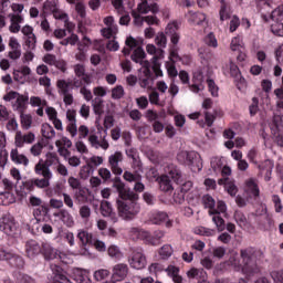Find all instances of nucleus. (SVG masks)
Here are the masks:
<instances>
[{
  "label": "nucleus",
  "instance_id": "f257e3e1",
  "mask_svg": "<svg viewBox=\"0 0 283 283\" xmlns=\"http://www.w3.org/2000/svg\"><path fill=\"white\" fill-rule=\"evenodd\" d=\"M113 188L117 192L116 207L122 220L132 221L140 213L139 196L125 186L120 179H115Z\"/></svg>",
  "mask_w": 283,
  "mask_h": 283
},
{
  "label": "nucleus",
  "instance_id": "f03ea898",
  "mask_svg": "<svg viewBox=\"0 0 283 283\" xmlns=\"http://www.w3.org/2000/svg\"><path fill=\"white\" fill-rule=\"evenodd\" d=\"M125 48L122 50L124 56H129L132 54V50H134L130 55L132 61L134 63H139L142 65V71H139V85L140 87H151L154 83V78L151 77V62L145 60L147 54L143 48L138 46V41L134 39V36H128L125 41Z\"/></svg>",
  "mask_w": 283,
  "mask_h": 283
},
{
  "label": "nucleus",
  "instance_id": "7ed1b4c3",
  "mask_svg": "<svg viewBox=\"0 0 283 283\" xmlns=\"http://www.w3.org/2000/svg\"><path fill=\"white\" fill-rule=\"evenodd\" d=\"M258 249L253 247L241 249L240 256L238 253L232 254L229 259V264L233 266L234 271L251 277V275L260 273V266H258Z\"/></svg>",
  "mask_w": 283,
  "mask_h": 283
},
{
  "label": "nucleus",
  "instance_id": "20e7f679",
  "mask_svg": "<svg viewBox=\"0 0 283 283\" xmlns=\"http://www.w3.org/2000/svg\"><path fill=\"white\" fill-rule=\"evenodd\" d=\"M158 4L157 3H150L147 0L140 1L137 6V10L132 11V17L134 19L133 23L137 28L143 27L144 23H147L148 25H158V18L156 15H146L143 17V14H148L151 12L153 14L158 13Z\"/></svg>",
  "mask_w": 283,
  "mask_h": 283
},
{
  "label": "nucleus",
  "instance_id": "39448f33",
  "mask_svg": "<svg viewBox=\"0 0 283 283\" xmlns=\"http://www.w3.org/2000/svg\"><path fill=\"white\" fill-rule=\"evenodd\" d=\"M203 205L209 209L208 213L211 217L213 224L219 232L224 231V218L227 217V203L224 201H218L216 208V200L213 197L203 196Z\"/></svg>",
  "mask_w": 283,
  "mask_h": 283
},
{
  "label": "nucleus",
  "instance_id": "423d86ee",
  "mask_svg": "<svg viewBox=\"0 0 283 283\" xmlns=\"http://www.w3.org/2000/svg\"><path fill=\"white\" fill-rule=\"evenodd\" d=\"M157 182L160 191L169 193L170 191H174L172 182H176V185H180V182H182V172L178 166L168 164L164 168V175L157 177Z\"/></svg>",
  "mask_w": 283,
  "mask_h": 283
},
{
  "label": "nucleus",
  "instance_id": "0eeeda50",
  "mask_svg": "<svg viewBox=\"0 0 283 283\" xmlns=\"http://www.w3.org/2000/svg\"><path fill=\"white\" fill-rule=\"evenodd\" d=\"M0 262H8L13 269H23L25 261L14 250L0 245Z\"/></svg>",
  "mask_w": 283,
  "mask_h": 283
},
{
  "label": "nucleus",
  "instance_id": "6e6552de",
  "mask_svg": "<svg viewBox=\"0 0 283 283\" xmlns=\"http://www.w3.org/2000/svg\"><path fill=\"white\" fill-rule=\"evenodd\" d=\"M3 101L7 103H10L11 101H14L12 103V107L15 112H19L20 114H23L25 112V107L28 105L29 97L28 95H21L18 92L10 91L3 96Z\"/></svg>",
  "mask_w": 283,
  "mask_h": 283
},
{
  "label": "nucleus",
  "instance_id": "1a4fd4ad",
  "mask_svg": "<svg viewBox=\"0 0 283 283\" xmlns=\"http://www.w3.org/2000/svg\"><path fill=\"white\" fill-rule=\"evenodd\" d=\"M60 163L61 160L59 159V156H56V154L48 153L45 160L40 159L34 168L43 171L46 176H54L50 167H52V169H55Z\"/></svg>",
  "mask_w": 283,
  "mask_h": 283
},
{
  "label": "nucleus",
  "instance_id": "9d476101",
  "mask_svg": "<svg viewBox=\"0 0 283 283\" xmlns=\"http://www.w3.org/2000/svg\"><path fill=\"white\" fill-rule=\"evenodd\" d=\"M146 51L148 54H154L151 59V70L155 73V76L158 78L159 76H163V70H160V62L159 59L165 57V51L160 49H156V45L154 44H147Z\"/></svg>",
  "mask_w": 283,
  "mask_h": 283
},
{
  "label": "nucleus",
  "instance_id": "9b49d317",
  "mask_svg": "<svg viewBox=\"0 0 283 283\" xmlns=\"http://www.w3.org/2000/svg\"><path fill=\"white\" fill-rule=\"evenodd\" d=\"M270 129L276 145L283 147V115L274 114L272 123H270Z\"/></svg>",
  "mask_w": 283,
  "mask_h": 283
},
{
  "label": "nucleus",
  "instance_id": "f8f14e48",
  "mask_svg": "<svg viewBox=\"0 0 283 283\" xmlns=\"http://www.w3.org/2000/svg\"><path fill=\"white\" fill-rule=\"evenodd\" d=\"M77 240L81 244L80 255H84V258H94V254H92V252H90V248H87V244H92L94 241L92 233L85 230H80L77 232Z\"/></svg>",
  "mask_w": 283,
  "mask_h": 283
},
{
  "label": "nucleus",
  "instance_id": "ddd939ff",
  "mask_svg": "<svg viewBox=\"0 0 283 283\" xmlns=\"http://www.w3.org/2000/svg\"><path fill=\"white\" fill-rule=\"evenodd\" d=\"M0 231H3V233L10 238L17 235V223L14 222V217H12V214H4L0 218Z\"/></svg>",
  "mask_w": 283,
  "mask_h": 283
},
{
  "label": "nucleus",
  "instance_id": "4468645a",
  "mask_svg": "<svg viewBox=\"0 0 283 283\" xmlns=\"http://www.w3.org/2000/svg\"><path fill=\"white\" fill-rule=\"evenodd\" d=\"M146 118L148 123L151 124L153 132H155V134H163V132H165V124H163L160 120L163 118V113L148 109L146 113Z\"/></svg>",
  "mask_w": 283,
  "mask_h": 283
},
{
  "label": "nucleus",
  "instance_id": "2eb2a0df",
  "mask_svg": "<svg viewBox=\"0 0 283 283\" xmlns=\"http://www.w3.org/2000/svg\"><path fill=\"white\" fill-rule=\"evenodd\" d=\"M148 220L151 224H165L167 229L172 227V221L169 220V214L165 211L153 210L148 213Z\"/></svg>",
  "mask_w": 283,
  "mask_h": 283
},
{
  "label": "nucleus",
  "instance_id": "dca6fc26",
  "mask_svg": "<svg viewBox=\"0 0 283 283\" xmlns=\"http://www.w3.org/2000/svg\"><path fill=\"white\" fill-rule=\"evenodd\" d=\"M128 263L132 269L140 271V269L147 266V258L143 253V250H135L130 254V258H128Z\"/></svg>",
  "mask_w": 283,
  "mask_h": 283
},
{
  "label": "nucleus",
  "instance_id": "f3484780",
  "mask_svg": "<svg viewBox=\"0 0 283 283\" xmlns=\"http://www.w3.org/2000/svg\"><path fill=\"white\" fill-rule=\"evenodd\" d=\"M139 238L148 242V244H153V247H158L160 240L165 238V231L156 230L154 234H150L149 231L142 230L139 231Z\"/></svg>",
  "mask_w": 283,
  "mask_h": 283
},
{
  "label": "nucleus",
  "instance_id": "a211bd4d",
  "mask_svg": "<svg viewBox=\"0 0 283 283\" xmlns=\"http://www.w3.org/2000/svg\"><path fill=\"white\" fill-rule=\"evenodd\" d=\"M35 138H36V136L32 132L23 134L21 130H18L15 133V137H14V145L17 148L21 149L24 147V145H32V143H34Z\"/></svg>",
  "mask_w": 283,
  "mask_h": 283
},
{
  "label": "nucleus",
  "instance_id": "6ab92c4d",
  "mask_svg": "<svg viewBox=\"0 0 283 283\" xmlns=\"http://www.w3.org/2000/svg\"><path fill=\"white\" fill-rule=\"evenodd\" d=\"M41 253L44 256V260H63V253L52 247L50 242H42Z\"/></svg>",
  "mask_w": 283,
  "mask_h": 283
},
{
  "label": "nucleus",
  "instance_id": "aec40b11",
  "mask_svg": "<svg viewBox=\"0 0 283 283\" xmlns=\"http://www.w3.org/2000/svg\"><path fill=\"white\" fill-rule=\"evenodd\" d=\"M120 163H123V153L115 151L108 157V165L115 174V176H120L123 174V168L120 167Z\"/></svg>",
  "mask_w": 283,
  "mask_h": 283
},
{
  "label": "nucleus",
  "instance_id": "412c9836",
  "mask_svg": "<svg viewBox=\"0 0 283 283\" xmlns=\"http://www.w3.org/2000/svg\"><path fill=\"white\" fill-rule=\"evenodd\" d=\"M43 10L44 12H52L54 19L57 21H67V13L59 10V8H56V2L54 1H45L43 4Z\"/></svg>",
  "mask_w": 283,
  "mask_h": 283
},
{
  "label": "nucleus",
  "instance_id": "4be33fe9",
  "mask_svg": "<svg viewBox=\"0 0 283 283\" xmlns=\"http://www.w3.org/2000/svg\"><path fill=\"white\" fill-rule=\"evenodd\" d=\"M179 29L180 24L177 21L168 23L165 29V34L170 38V43L174 45H178L180 41V33L178 32Z\"/></svg>",
  "mask_w": 283,
  "mask_h": 283
},
{
  "label": "nucleus",
  "instance_id": "5701e85b",
  "mask_svg": "<svg viewBox=\"0 0 283 283\" xmlns=\"http://www.w3.org/2000/svg\"><path fill=\"white\" fill-rule=\"evenodd\" d=\"M66 132L71 134L72 138H75V136L78 135V127L76 126V111L69 109L66 112Z\"/></svg>",
  "mask_w": 283,
  "mask_h": 283
},
{
  "label": "nucleus",
  "instance_id": "b1692460",
  "mask_svg": "<svg viewBox=\"0 0 283 283\" xmlns=\"http://www.w3.org/2000/svg\"><path fill=\"white\" fill-rule=\"evenodd\" d=\"M42 244H40L36 240H29L25 243V253L27 258L30 260H34L38 255H41Z\"/></svg>",
  "mask_w": 283,
  "mask_h": 283
},
{
  "label": "nucleus",
  "instance_id": "393cba45",
  "mask_svg": "<svg viewBox=\"0 0 283 283\" xmlns=\"http://www.w3.org/2000/svg\"><path fill=\"white\" fill-rule=\"evenodd\" d=\"M101 213L104 218H109L112 222H118V214L114 211V207H112V202L107 200H103L99 207Z\"/></svg>",
  "mask_w": 283,
  "mask_h": 283
},
{
  "label": "nucleus",
  "instance_id": "a878e982",
  "mask_svg": "<svg viewBox=\"0 0 283 283\" xmlns=\"http://www.w3.org/2000/svg\"><path fill=\"white\" fill-rule=\"evenodd\" d=\"M187 277L188 280H197V283H209V281H207L208 275H207V271H205L203 269H197V268H192L187 272Z\"/></svg>",
  "mask_w": 283,
  "mask_h": 283
},
{
  "label": "nucleus",
  "instance_id": "bb28decb",
  "mask_svg": "<svg viewBox=\"0 0 283 283\" xmlns=\"http://www.w3.org/2000/svg\"><path fill=\"white\" fill-rule=\"evenodd\" d=\"M205 76L202 75V71H196L192 76V85H189L190 92H193V94H198V92H202L205 90V85H202Z\"/></svg>",
  "mask_w": 283,
  "mask_h": 283
},
{
  "label": "nucleus",
  "instance_id": "cd10ccee",
  "mask_svg": "<svg viewBox=\"0 0 283 283\" xmlns=\"http://www.w3.org/2000/svg\"><path fill=\"white\" fill-rule=\"evenodd\" d=\"M53 216L54 218H59V220H61V222L69 229L74 227V217H72V213L66 209H61L59 212H54Z\"/></svg>",
  "mask_w": 283,
  "mask_h": 283
},
{
  "label": "nucleus",
  "instance_id": "c85d7f7f",
  "mask_svg": "<svg viewBox=\"0 0 283 283\" xmlns=\"http://www.w3.org/2000/svg\"><path fill=\"white\" fill-rule=\"evenodd\" d=\"M11 161L14 165H22L23 167H28L30 165V159L23 154L19 153V148H12L10 151Z\"/></svg>",
  "mask_w": 283,
  "mask_h": 283
},
{
  "label": "nucleus",
  "instance_id": "c756f323",
  "mask_svg": "<svg viewBox=\"0 0 283 283\" xmlns=\"http://www.w3.org/2000/svg\"><path fill=\"white\" fill-rule=\"evenodd\" d=\"M129 268L125 263H118L113 268V280L120 282L127 277Z\"/></svg>",
  "mask_w": 283,
  "mask_h": 283
},
{
  "label": "nucleus",
  "instance_id": "7c9ffc66",
  "mask_svg": "<svg viewBox=\"0 0 283 283\" xmlns=\"http://www.w3.org/2000/svg\"><path fill=\"white\" fill-rule=\"evenodd\" d=\"M34 171L36 176H42V179L35 178V187L38 189H48L50 187V179L53 178V176L46 175L43 170H39V168H34Z\"/></svg>",
  "mask_w": 283,
  "mask_h": 283
},
{
  "label": "nucleus",
  "instance_id": "2f4dec72",
  "mask_svg": "<svg viewBox=\"0 0 283 283\" xmlns=\"http://www.w3.org/2000/svg\"><path fill=\"white\" fill-rule=\"evenodd\" d=\"M88 143L92 147H94V149H104V150L109 149V143L107 142V139H105V136L103 137L102 140H99L98 136L90 135Z\"/></svg>",
  "mask_w": 283,
  "mask_h": 283
},
{
  "label": "nucleus",
  "instance_id": "473e14b6",
  "mask_svg": "<svg viewBox=\"0 0 283 283\" xmlns=\"http://www.w3.org/2000/svg\"><path fill=\"white\" fill-rule=\"evenodd\" d=\"M186 17L189 23H192L193 25H201V23L207 21V15L202 12L189 11Z\"/></svg>",
  "mask_w": 283,
  "mask_h": 283
},
{
  "label": "nucleus",
  "instance_id": "72a5a7b5",
  "mask_svg": "<svg viewBox=\"0 0 283 283\" xmlns=\"http://www.w3.org/2000/svg\"><path fill=\"white\" fill-rule=\"evenodd\" d=\"M107 254L112 260H115V262H120L125 258V254L123 251H120V248L116 244H112L107 249Z\"/></svg>",
  "mask_w": 283,
  "mask_h": 283
},
{
  "label": "nucleus",
  "instance_id": "f704fd0d",
  "mask_svg": "<svg viewBox=\"0 0 283 283\" xmlns=\"http://www.w3.org/2000/svg\"><path fill=\"white\" fill-rule=\"evenodd\" d=\"M75 76L77 78H82L86 85H90L92 83V80L85 74V65L83 64H75L73 66Z\"/></svg>",
  "mask_w": 283,
  "mask_h": 283
},
{
  "label": "nucleus",
  "instance_id": "c9c22d12",
  "mask_svg": "<svg viewBox=\"0 0 283 283\" xmlns=\"http://www.w3.org/2000/svg\"><path fill=\"white\" fill-rule=\"evenodd\" d=\"M56 87L59 90V94L63 96L64 94L71 93L70 91L72 87V83L70 82V80H57Z\"/></svg>",
  "mask_w": 283,
  "mask_h": 283
},
{
  "label": "nucleus",
  "instance_id": "e433bc0d",
  "mask_svg": "<svg viewBox=\"0 0 283 283\" xmlns=\"http://www.w3.org/2000/svg\"><path fill=\"white\" fill-rule=\"evenodd\" d=\"M193 233H196V235H203L205 238H213L216 230L200 226L193 229Z\"/></svg>",
  "mask_w": 283,
  "mask_h": 283
},
{
  "label": "nucleus",
  "instance_id": "4c0bfd02",
  "mask_svg": "<svg viewBox=\"0 0 283 283\" xmlns=\"http://www.w3.org/2000/svg\"><path fill=\"white\" fill-rule=\"evenodd\" d=\"M247 191L252 196V198H258L260 196V188L254 179H249L247 181Z\"/></svg>",
  "mask_w": 283,
  "mask_h": 283
},
{
  "label": "nucleus",
  "instance_id": "58836bf2",
  "mask_svg": "<svg viewBox=\"0 0 283 283\" xmlns=\"http://www.w3.org/2000/svg\"><path fill=\"white\" fill-rule=\"evenodd\" d=\"M41 132H42L43 138H46L49 140H51V138H54V136H56V130H54V127H52V125L50 124H43Z\"/></svg>",
  "mask_w": 283,
  "mask_h": 283
},
{
  "label": "nucleus",
  "instance_id": "ea45409f",
  "mask_svg": "<svg viewBox=\"0 0 283 283\" xmlns=\"http://www.w3.org/2000/svg\"><path fill=\"white\" fill-rule=\"evenodd\" d=\"M210 166L214 174H219V171L222 170V167H224V161L222 158L213 157L210 161Z\"/></svg>",
  "mask_w": 283,
  "mask_h": 283
},
{
  "label": "nucleus",
  "instance_id": "a19ab883",
  "mask_svg": "<svg viewBox=\"0 0 283 283\" xmlns=\"http://www.w3.org/2000/svg\"><path fill=\"white\" fill-rule=\"evenodd\" d=\"M271 19L274 23H281L283 21V4L272 11Z\"/></svg>",
  "mask_w": 283,
  "mask_h": 283
},
{
  "label": "nucleus",
  "instance_id": "79ce46f5",
  "mask_svg": "<svg viewBox=\"0 0 283 283\" xmlns=\"http://www.w3.org/2000/svg\"><path fill=\"white\" fill-rule=\"evenodd\" d=\"M92 107L94 109V114H96L97 116H101V114H103V98L102 97L93 98Z\"/></svg>",
  "mask_w": 283,
  "mask_h": 283
},
{
  "label": "nucleus",
  "instance_id": "37998d69",
  "mask_svg": "<svg viewBox=\"0 0 283 283\" xmlns=\"http://www.w3.org/2000/svg\"><path fill=\"white\" fill-rule=\"evenodd\" d=\"M172 254H174V248H171V245L169 244H165L159 250V255L161 260H169V258H171Z\"/></svg>",
  "mask_w": 283,
  "mask_h": 283
},
{
  "label": "nucleus",
  "instance_id": "c03bdc74",
  "mask_svg": "<svg viewBox=\"0 0 283 283\" xmlns=\"http://www.w3.org/2000/svg\"><path fill=\"white\" fill-rule=\"evenodd\" d=\"M155 43L159 48V50H165L167 48V35L164 32L157 33L155 38Z\"/></svg>",
  "mask_w": 283,
  "mask_h": 283
},
{
  "label": "nucleus",
  "instance_id": "a18cd8bd",
  "mask_svg": "<svg viewBox=\"0 0 283 283\" xmlns=\"http://www.w3.org/2000/svg\"><path fill=\"white\" fill-rule=\"evenodd\" d=\"M101 32L104 39H112V36H116L118 33V27H106L102 29Z\"/></svg>",
  "mask_w": 283,
  "mask_h": 283
},
{
  "label": "nucleus",
  "instance_id": "49530a36",
  "mask_svg": "<svg viewBox=\"0 0 283 283\" xmlns=\"http://www.w3.org/2000/svg\"><path fill=\"white\" fill-rule=\"evenodd\" d=\"M220 171H221L222 178L218 179V185H227V182H229V178H227V176H231V167L222 166Z\"/></svg>",
  "mask_w": 283,
  "mask_h": 283
},
{
  "label": "nucleus",
  "instance_id": "de8ad7c7",
  "mask_svg": "<svg viewBox=\"0 0 283 283\" xmlns=\"http://www.w3.org/2000/svg\"><path fill=\"white\" fill-rule=\"evenodd\" d=\"M230 50H232V52H240V50H242V38L240 35L232 38Z\"/></svg>",
  "mask_w": 283,
  "mask_h": 283
},
{
  "label": "nucleus",
  "instance_id": "09e8293b",
  "mask_svg": "<svg viewBox=\"0 0 283 283\" xmlns=\"http://www.w3.org/2000/svg\"><path fill=\"white\" fill-rule=\"evenodd\" d=\"M205 43L208 48H218V39L216 38V34H213V32L208 33L205 36Z\"/></svg>",
  "mask_w": 283,
  "mask_h": 283
},
{
  "label": "nucleus",
  "instance_id": "8fccbe9b",
  "mask_svg": "<svg viewBox=\"0 0 283 283\" xmlns=\"http://www.w3.org/2000/svg\"><path fill=\"white\" fill-rule=\"evenodd\" d=\"M60 45H78V35L75 33H72L66 39L60 41Z\"/></svg>",
  "mask_w": 283,
  "mask_h": 283
},
{
  "label": "nucleus",
  "instance_id": "3c124183",
  "mask_svg": "<svg viewBox=\"0 0 283 283\" xmlns=\"http://www.w3.org/2000/svg\"><path fill=\"white\" fill-rule=\"evenodd\" d=\"M221 2V9L219 11L220 21H227V19H230L229 9H227V3L224 0H219Z\"/></svg>",
  "mask_w": 283,
  "mask_h": 283
},
{
  "label": "nucleus",
  "instance_id": "603ef678",
  "mask_svg": "<svg viewBox=\"0 0 283 283\" xmlns=\"http://www.w3.org/2000/svg\"><path fill=\"white\" fill-rule=\"evenodd\" d=\"M126 155L128 156V158H132L134 165L140 167V160H138V150H136V148L126 149Z\"/></svg>",
  "mask_w": 283,
  "mask_h": 283
},
{
  "label": "nucleus",
  "instance_id": "864d4df0",
  "mask_svg": "<svg viewBox=\"0 0 283 283\" xmlns=\"http://www.w3.org/2000/svg\"><path fill=\"white\" fill-rule=\"evenodd\" d=\"M20 118L23 129H30L32 127V116L21 113Z\"/></svg>",
  "mask_w": 283,
  "mask_h": 283
},
{
  "label": "nucleus",
  "instance_id": "5fc2aeb1",
  "mask_svg": "<svg viewBox=\"0 0 283 283\" xmlns=\"http://www.w3.org/2000/svg\"><path fill=\"white\" fill-rule=\"evenodd\" d=\"M94 249H96V251H98L99 253H105V251H107V245L105 244V242H103L99 239H93L92 243H91Z\"/></svg>",
  "mask_w": 283,
  "mask_h": 283
},
{
  "label": "nucleus",
  "instance_id": "6e6d98bb",
  "mask_svg": "<svg viewBox=\"0 0 283 283\" xmlns=\"http://www.w3.org/2000/svg\"><path fill=\"white\" fill-rule=\"evenodd\" d=\"M14 198L12 197V193L10 192H1L0 193V205L8 206L11 202H13Z\"/></svg>",
  "mask_w": 283,
  "mask_h": 283
},
{
  "label": "nucleus",
  "instance_id": "4d7b16f0",
  "mask_svg": "<svg viewBox=\"0 0 283 283\" xmlns=\"http://www.w3.org/2000/svg\"><path fill=\"white\" fill-rule=\"evenodd\" d=\"M166 70L168 72V76L171 78H176V76H178V70L176 69L175 62H166Z\"/></svg>",
  "mask_w": 283,
  "mask_h": 283
},
{
  "label": "nucleus",
  "instance_id": "13d9d810",
  "mask_svg": "<svg viewBox=\"0 0 283 283\" xmlns=\"http://www.w3.org/2000/svg\"><path fill=\"white\" fill-rule=\"evenodd\" d=\"M122 96H125V88H123L122 85H117L112 90V98H114V101L120 99Z\"/></svg>",
  "mask_w": 283,
  "mask_h": 283
},
{
  "label": "nucleus",
  "instance_id": "bf43d9fd",
  "mask_svg": "<svg viewBox=\"0 0 283 283\" xmlns=\"http://www.w3.org/2000/svg\"><path fill=\"white\" fill-rule=\"evenodd\" d=\"M33 216L34 218H45V216H48V207L38 206V208L33 210Z\"/></svg>",
  "mask_w": 283,
  "mask_h": 283
},
{
  "label": "nucleus",
  "instance_id": "052dcab7",
  "mask_svg": "<svg viewBox=\"0 0 283 283\" xmlns=\"http://www.w3.org/2000/svg\"><path fill=\"white\" fill-rule=\"evenodd\" d=\"M260 101L258 99V97H253L252 98V104L249 107V112L251 116H255V114H258V112H260Z\"/></svg>",
  "mask_w": 283,
  "mask_h": 283
},
{
  "label": "nucleus",
  "instance_id": "680f3d73",
  "mask_svg": "<svg viewBox=\"0 0 283 283\" xmlns=\"http://www.w3.org/2000/svg\"><path fill=\"white\" fill-rule=\"evenodd\" d=\"M271 31L276 36H283V23L282 22H274V23H272Z\"/></svg>",
  "mask_w": 283,
  "mask_h": 283
},
{
  "label": "nucleus",
  "instance_id": "e2e57ef3",
  "mask_svg": "<svg viewBox=\"0 0 283 283\" xmlns=\"http://www.w3.org/2000/svg\"><path fill=\"white\" fill-rule=\"evenodd\" d=\"M208 83V90L211 94V96H213L214 98L218 97V85H216V82L211 78L207 80Z\"/></svg>",
  "mask_w": 283,
  "mask_h": 283
},
{
  "label": "nucleus",
  "instance_id": "0e129e2a",
  "mask_svg": "<svg viewBox=\"0 0 283 283\" xmlns=\"http://www.w3.org/2000/svg\"><path fill=\"white\" fill-rule=\"evenodd\" d=\"M25 39V45L29 50H35L36 49V35L34 33L32 35H29Z\"/></svg>",
  "mask_w": 283,
  "mask_h": 283
},
{
  "label": "nucleus",
  "instance_id": "69168bd1",
  "mask_svg": "<svg viewBox=\"0 0 283 283\" xmlns=\"http://www.w3.org/2000/svg\"><path fill=\"white\" fill-rule=\"evenodd\" d=\"M240 28V18L238 15H233L229 23V32H235Z\"/></svg>",
  "mask_w": 283,
  "mask_h": 283
},
{
  "label": "nucleus",
  "instance_id": "338daca9",
  "mask_svg": "<svg viewBox=\"0 0 283 283\" xmlns=\"http://www.w3.org/2000/svg\"><path fill=\"white\" fill-rule=\"evenodd\" d=\"M18 282L19 283H36V281L32 276L28 274H21V273L18 274Z\"/></svg>",
  "mask_w": 283,
  "mask_h": 283
},
{
  "label": "nucleus",
  "instance_id": "774afa93",
  "mask_svg": "<svg viewBox=\"0 0 283 283\" xmlns=\"http://www.w3.org/2000/svg\"><path fill=\"white\" fill-rule=\"evenodd\" d=\"M271 277L275 283H283V270L281 271H272Z\"/></svg>",
  "mask_w": 283,
  "mask_h": 283
}]
</instances>
